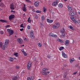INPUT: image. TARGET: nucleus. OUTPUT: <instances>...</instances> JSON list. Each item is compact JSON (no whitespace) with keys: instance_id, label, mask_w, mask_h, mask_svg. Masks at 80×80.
Here are the masks:
<instances>
[{"instance_id":"f257e3e1","label":"nucleus","mask_w":80,"mask_h":80,"mask_svg":"<svg viewBox=\"0 0 80 80\" xmlns=\"http://www.w3.org/2000/svg\"><path fill=\"white\" fill-rule=\"evenodd\" d=\"M65 32L64 28H62V29L60 31V33H61L62 34V35H60V37L61 38H63V37H64L65 36V35H66V33Z\"/></svg>"},{"instance_id":"f03ea898","label":"nucleus","mask_w":80,"mask_h":80,"mask_svg":"<svg viewBox=\"0 0 80 80\" xmlns=\"http://www.w3.org/2000/svg\"><path fill=\"white\" fill-rule=\"evenodd\" d=\"M8 43H9V40L8 39H6L5 41L4 45L3 46L2 50H5V48H7Z\"/></svg>"},{"instance_id":"7ed1b4c3","label":"nucleus","mask_w":80,"mask_h":80,"mask_svg":"<svg viewBox=\"0 0 80 80\" xmlns=\"http://www.w3.org/2000/svg\"><path fill=\"white\" fill-rule=\"evenodd\" d=\"M60 27V24L59 23H55L52 26V28L54 29L58 28Z\"/></svg>"},{"instance_id":"20e7f679","label":"nucleus","mask_w":80,"mask_h":80,"mask_svg":"<svg viewBox=\"0 0 80 80\" xmlns=\"http://www.w3.org/2000/svg\"><path fill=\"white\" fill-rule=\"evenodd\" d=\"M7 31L9 33V36H10V35H12L13 34V33H14L13 31V30L12 29H7Z\"/></svg>"},{"instance_id":"39448f33","label":"nucleus","mask_w":80,"mask_h":80,"mask_svg":"<svg viewBox=\"0 0 80 80\" xmlns=\"http://www.w3.org/2000/svg\"><path fill=\"white\" fill-rule=\"evenodd\" d=\"M32 66V62H28L27 65V68L28 70H30V68Z\"/></svg>"},{"instance_id":"423d86ee","label":"nucleus","mask_w":80,"mask_h":80,"mask_svg":"<svg viewBox=\"0 0 80 80\" xmlns=\"http://www.w3.org/2000/svg\"><path fill=\"white\" fill-rule=\"evenodd\" d=\"M58 2H59V0H56L55 1L52 3V6L56 7V5L58 4Z\"/></svg>"},{"instance_id":"0eeeda50","label":"nucleus","mask_w":80,"mask_h":80,"mask_svg":"<svg viewBox=\"0 0 80 80\" xmlns=\"http://www.w3.org/2000/svg\"><path fill=\"white\" fill-rule=\"evenodd\" d=\"M30 36L31 38H34V35H33V31H31L30 33Z\"/></svg>"},{"instance_id":"6e6552de","label":"nucleus","mask_w":80,"mask_h":80,"mask_svg":"<svg viewBox=\"0 0 80 80\" xmlns=\"http://www.w3.org/2000/svg\"><path fill=\"white\" fill-rule=\"evenodd\" d=\"M17 41L20 44H22V43H23V40L20 38H18L17 39Z\"/></svg>"},{"instance_id":"1a4fd4ad","label":"nucleus","mask_w":80,"mask_h":80,"mask_svg":"<svg viewBox=\"0 0 80 80\" xmlns=\"http://www.w3.org/2000/svg\"><path fill=\"white\" fill-rule=\"evenodd\" d=\"M14 6L15 5H14V4H13V3H12L10 5V8L11 10H14V9H15V8H14Z\"/></svg>"},{"instance_id":"9d476101","label":"nucleus","mask_w":80,"mask_h":80,"mask_svg":"<svg viewBox=\"0 0 80 80\" xmlns=\"http://www.w3.org/2000/svg\"><path fill=\"white\" fill-rule=\"evenodd\" d=\"M14 17L15 15H12L9 17V19L10 20H11L12 19L14 18Z\"/></svg>"},{"instance_id":"9b49d317","label":"nucleus","mask_w":80,"mask_h":80,"mask_svg":"<svg viewBox=\"0 0 80 80\" xmlns=\"http://www.w3.org/2000/svg\"><path fill=\"white\" fill-rule=\"evenodd\" d=\"M69 15H71V16H74L75 15V13L74 12H71L69 13Z\"/></svg>"},{"instance_id":"f8f14e48","label":"nucleus","mask_w":80,"mask_h":80,"mask_svg":"<svg viewBox=\"0 0 80 80\" xmlns=\"http://www.w3.org/2000/svg\"><path fill=\"white\" fill-rule=\"evenodd\" d=\"M65 45H66V46L68 45V44H69V40H66L65 41Z\"/></svg>"},{"instance_id":"ddd939ff","label":"nucleus","mask_w":80,"mask_h":80,"mask_svg":"<svg viewBox=\"0 0 80 80\" xmlns=\"http://www.w3.org/2000/svg\"><path fill=\"white\" fill-rule=\"evenodd\" d=\"M38 3H39V2H38V1L34 3L35 6V7H38Z\"/></svg>"},{"instance_id":"4468645a","label":"nucleus","mask_w":80,"mask_h":80,"mask_svg":"<svg viewBox=\"0 0 80 80\" xmlns=\"http://www.w3.org/2000/svg\"><path fill=\"white\" fill-rule=\"evenodd\" d=\"M47 21L48 23H52V22H53V20H50L49 19H47Z\"/></svg>"},{"instance_id":"2eb2a0df","label":"nucleus","mask_w":80,"mask_h":80,"mask_svg":"<svg viewBox=\"0 0 80 80\" xmlns=\"http://www.w3.org/2000/svg\"><path fill=\"white\" fill-rule=\"evenodd\" d=\"M0 22H2V23H7L8 22L6 20H0Z\"/></svg>"},{"instance_id":"dca6fc26","label":"nucleus","mask_w":80,"mask_h":80,"mask_svg":"<svg viewBox=\"0 0 80 80\" xmlns=\"http://www.w3.org/2000/svg\"><path fill=\"white\" fill-rule=\"evenodd\" d=\"M9 61L10 62H12V61H13V59L12 58L10 57L9 58Z\"/></svg>"},{"instance_id":"f3484780","label":"nucleus","mask_w":80,"mask_h":80,"mask_svg":"<svg viewBox=\"0 0 80 80\" xmlns=\"http://www.w3.org/2000/svg\"><path fill=\"white\" fill-rule=\"evenodd\" d=\"M69 27L70 28V29H71V30H75V28H74L72 26H69Z\"/></svg>"},{"instance_id":"a211bd4d","label":"nucleus","mask_w":80,"mask_h":80,"mask_svg":"<svg viewBox=\"0 0 80 80\" xmlns=\"http://www.w3.org/2000/svg\"><path fill=\"white\" fill-rule=\"evenodd\" d=\"M42 75H47V73L45 72H42Z\"/></svg>"},{"instance_id":"6ab92c4d","label":"nucleus","mask_w":80,"mask_h":80,"mask_svg":"<svg viewBox=\"0 0 80 80\" xmlns=\"http://www.w3.org/2000/svg\"><path fill=\"white\" fill-rule=\"evenodd\" d=\"M17 76H15L12 78V80H17Z\"/></svg>"},{"instance_id":"aec40b11","label":"nucleus","mask_w":80,"mask_h":80,"mask_svg":"<svg viewBox=\"0 0 80 80\" xmlns=\"http://www.w3.org/2000/svg\"><path fill=\"white\" fill-rule=\"evenodd\" d=\"M57 40L58 42H60V43H62V42H63L62 40L60 39L59 38Z\"/></svg>"},{"instance_id":"412c9836","label":"nucleus","mask_w":80,"mask_h":80,"mask_svg":"<svg viewBox=\"0 0 80 80\" xmlns=\"http://www.w3.org/2000/svg\"><path fill=\"white\" fill-rule=\"evenodd\" d=\"M58 6L60 7V8H62V7H63V5L61 4H59Z\"/></svg>"},{"instance_id":"4be33fe9","label":"nucleus","mask_w":80,"mask_h":80,"mask_svg":"<svg viewBox=\"0 0 80 80\" xmlns=\"http://www.w3.org/2000/svg\"><path fill=\"white\" fill-rule=\"evenodd\" d=\"M38 47H42V44H41V43L39 42L38 44Z\"/></svg>"},{"instance_id":"5701e85b","label":"nucleus","mask_w":80,"mask_h":80,"mask_svg":"<svg viewBox=\"0 0 80 80\" xmlns=\"http://www.w3.org/2000/svg\"><path fill=\"white\" fill-rule=\"evenodd\" d=\"M54 34H53L52 33H49V35L50 37H52Z\"/></svg>"},{"instance_id":"b1692460","label":"nucleus","mask_w":80,"mask_h":80,"mask_svg":"<svg viewBox=\"0 0 80 80\" xmlns=\"http://www.w3.org/2000/svg\"><path fill=\"white\" fill-rule=\"evenodd\" d=\"M26 8L25 7H23L22 8V10L23 12H26Z\"/></svg>"},{"instance_id":"393cba45","label":"nucleus","mask_w":80,"mask_h":80,"mask_svg":"<svg viewBox=\"0 0 80 80\" xmlns=\"http://www.w3.org/2000/svg\"><path fill=\"white\" fill-rule=\"evenodd\" d=\"M14 55L16 56V57H18V53L16 52L14 53Z\"/></svg>"},{"instance_id":"a878e982","label":"nucleus","mask_w":80,"mask_h":80,"mask_svg":"<svg viewBox=\"0 0 80 80\" xmlns=\"http://www.w3.org/2000/svg\"><path fill=\"white\" fill-rule=\"evenodd\" d=\"M47 70H48V69L47 68H44L43 69V72H47Z\"/></svg>"},{"instance_id":"bb28decb","label":"nucleus","mask_w":80,"mask_h":80,"mask_svg":"<svg viewBox=\"0 0 80 80\" xmlns=\"http://www.w3.org/2000/svg\"><path fill=\"white\" fill-rule=\"evenodd\" d=\"M68 8L69 11V12H70L71 10H72V8H71V7H68Z\"/></svg>"},{"instance_id":"cd10ccee","label":"nucleus","mask_w":80,"mask_h":80,"mask_svg":"<svg viewBox=\"0 0 80 80\" xmlns=\"http://www.w3.org/2000/svg\"><path fill=\"white\" fill-rule=\"evenodd\" d=\"M41 19L42 20H45V16H42L41 17Z\"/></svg>"},{"instance_id":"c85d7f7f","label":"nucleus","mask_w":80,"mask_h":80,"mask_svg":"<svg viewBox=\"0 0 80 80\" xmlns=\"http://www.w3.org/2000/svg\"><path fill=\"white\" fill-rule=\"evenodd\" d=\"M46 8H45V7H44L43 8V12H44V13L45 12H46Z\"/></svg>"},{"instance_id":"c756f323","label":"nucleus","mask_w":80,"mask_h":80,"mask_svg":"<svg viewBox=\"0 0 80 80\" xmlns=\"http://www.w3.org/2000/svg\"><path fill=\"white\" fill-rule=\"evenodd\" d=\"M52 37H54V38H57V36L56 35V34H53V36H52Z\"/></svg>"},{"instance_id":"7c9ffc66","label":"nucleus","mask_w":80,"mask_h":80,"mask_svg":"<svg viewBox=\"0 0 80 80\" xmlns=\"http://www.w3.org/2000/svg\"><path fill=\"white\" fill-rule=\"evenodd\" d=\"M15 67L16 69H19V68H20V67H19L18 66H15Z\"/></svg>"},{"instance_id":"2f4dec72","label":"nucleus","mask_w":80,"mask_h":80,"mask_svg":"<svg viewBox=\"0 0 80 80\" xmlns=\"http://www.w3.org/2000/svg\"><path fill=\"white\" fill-rule=\"evenodd\" d=\"M63 49H64V47H61L59 48V50H62Z\"/></svg>"},{"instance_id":"473e14b6","label":"nucleus","mask_w":80,"mask_h":80,"mask_svg":"<svg viewBox=\"0 0 80 80\" xmlns=\"http://www.w3.org/2000/svg\"><path fill=\"white\" fill-rule=\"evenodd\" d=\"M36 12L38 13H41V11L39 10H37L36 11Z\"/></svg>"},{"instance_id":"72a5a7b5","label":"nucleus","mask_w":80,"mask_h":80,"mask_svg":"<svg viewBox=\"0 0 80 80\" xmlns=\"http://www.w3.org/2000/svg\"><path fill=\"white\" fill-rule=\"evenodd\" d=\"M0 47L1 48L3 49V47H2V42H0Z\"/></svg>"},{"instance_id":"f704fd0d","label":"nucleus","mask_w":80,"mask_h":80,"mask_svg":"<svg viewBox=\"0 0 80 80\" xmlns=\"http://www.w3.org/2000/svg\"><path fill=\"white\" fill-rule=\"evenodd\" d=\"M74 60H75V59H72L71 60H70V63H72V62H73V61H74Z\"/></svg>"},{"instance_id":"c9c22d12","label":"nucleus","mask_w":80,"mask_h":80,"mask_svg":"<svg viewBox=\"0 0 80 80\" xmlns=\"http://www.w3.org/2000/svg\"><path fill=\"white\" fill-rule=\"evenodd\" d=\"M31 80H33V79H34V77L33 76H31Z\"/></svg>"},{"instance_id":"e433bc0d","label":"nucleus","mask_w":80,"mask_h":80,"mask_svg":"<svg viewBox=\"0 0 80 80\" xmlns=\"http://www.w3.org/2000/svg\"><path fill=\"white\" fill-rule=\"evenodd\" d=\"M63 56L64 58H67V55L66 54H64V55Z\"/></svg>"},{"instance_id":"4c0bfd02","label":"nucleus","mask_w":80,"mask_h":80,"mask_svg":"<svg viewBox=\"0 0 80 80\" xmlns=\"http://www.w3.org/2000/svg\"><path fill=\"white\" fill-rule=\"evenodd\" d=\"M26 2H28V3H31L32 2L30 1L29 0H26Z\"/></svg>"},{"instance_id":"58836bf2","label":"nucleus","mask_w":80,"mask_h":80,"mask_svg":"<svg viewBox=\"0 0 80 80\" xmlns=\"http://www.w3.org/2000/svg\"><path fill=\"white\" fill-rule=\"evenodd\" d=\"M23 53L24 55H25V56H27V53H26V52H24Z\"/></svg>"},{"instance_id":"ea45409f","label":"nucleus","mask_w":80,"mask_h":80,"mask_svg":"<svg viewBox=\"0 0 80 80\" xmlns=\"http://www.w3.org/2000/svg\"><path fill=\"white\" fill-rule=\"evenodd\" d=\"M66 54L65 53V52H62V56H63L64 55H65Z\"/></svg>"},{"instance_id":"a19ab883","label":"nucleus","mask_w":80,"mask_h":80,"mask_svg":"<svg viewBox=\"0 0 80 80\" xmlns=\"http://www.w3.org/2000/svg\"><path fill=\"white\" fill-rule=\"evenodd\" d=\"M73 22L75 23H77V21L75 19Z\"/></svg>"},{"instance_id":"79ce46f5","label":"nucleus","mask_w":80,"mask_h":80,"mask_svg":"<svg viewBox=\"0 0 80 80\" xmlns=\"http://www.w3.org/2000/svg\"><path fill=\"white\" fill-rule=\"evenodd\" d=\"M28 22H32V20H31L30 19H28Z\"/></svg>"},{"instance_id":"37998d69","label":"nucleus","mask_w":80,"mask_h":80,"mask_svg":"<svg viewBox=\"0 0 80 80\" xmlns=\"http://www.w3.org/2000/svg\"><path fill=\"white\" fill-rule=\"evenodd\" d=\"M43 46L44 47H47V44H46L45 43H44V44H43Z\"/></svg>"},{"instance_id":"c03bdc74","label":"nucleus","mask_w":80,"mask_h":80,"mask_svg":"<svg viewBox=\"0 0 80 80\" xmlns=\"http://www.w3.org/2000/svg\"><path fill=\"white\" fill-rule=\"evenodd\" d=\"M77 23H78V24H80V21L78 20L77 21Z\"/></svg>"},{"instance_id":"a18cd8bd","label":"nucleus","mask_w":80,"mask_h":80,"mask_svg":"<svg viewBox=\"0 0 80 80\" xmlns=\"http://www.w3.org/2000/svg\"><path fill=\"white\" fill-rule=\"evenodd\" d=\"M0 33L2 35V34H3V31H2L0 32Z\"/></svg>"},{"instance_id":"49530a36","label":"nucleus","mask_w":80,"mask_h":80,"mask_svg":"<svg viewBox=\"0 0 80 80\" xmlns=\"http://www.w3.org/2000/svg\"><path fill=\"white\" fill-rule=\"evenodd\" d=\"M20 27L21 28H24V27L23 26V24H22L21 25Z\"/></svg>"},{"instance_id":"de8ad7c7","label":"nucleus","mask_w":80,"mask_h":80,"mask_svg":"<svg viewBox=\"0 0 80 80\" xmlns=\"http://www.w3.org/2000/svg\"><path fill=\"white\" fill-rule=\"evenodd\" d=\"M28 28L29 29H30V26H28Z\"/></svg>"},{"instance_id":"09e8293b","label":"nucleus","mask_w":80,"mask_h":80,"mask_svg":"<svg viewBox=\"0 0 80 80\" xmlns=\"http://www.w3.org/2000/svg\"><path fill=\"white\" fill-rule=\"evenodd\" d=\"M38 16H36L35 17V18L36 19H38Z\"/></svg>"},{"instance_id":"8fccbe9b","label":"nucleus","mask_w":80,"mask_h":80,"mask_svg":"<svg viewBox=\"0 0 80 80\" xmlns=\"http://www.w3.org/2000/svg\"><path fill=\"white\" fill-rule=\"evenodd\" d=\"M71 19L73 21L75 20L73 18H72Z\"/></svg>"},{"instance_id":"3c124183","label":"nucleus","mask_w":80,"mask_h":80,"mask_svg":"<svg viewBox=\"0 0 80 80\" xmlns=\"http://www.w3.org/2000/svg\"><path fill=\"white\" fill-rule=\"evenodd\" d=\"M22 52L23 53H24L25 52V51H24V50L23 49H22V50H21Z\"/></svg>"},{"instance_id":"603ef678","label":"nucleus","mask_w":80,"mask_h":80,"mask_svg":"<svg viewBox=\"0 0 80 80\" xmlns=\"http://www.w3.org/2000/svg\"><path fill=\"white\" fill-rule=\"evenodd\" d=\"M28 80H32V79L29 77H28Z\"/></svg>"},{"instance_id":"864d4df0","label":"nucleus","mask_w":80,"mask_h":80,"mask_svg":"<svg viewBox=\"0 0 80 80\" xmlns=\"http://www.w3.org/2000/svg\"><path fill=\"white\" fill-rule=\"evenodd\" d=\"M10 27V25H8L6 26V28H8V27Z\"/></svg>"},{"instance_id":"5fc2aeb1","label":"nucleus","mask_w":80,"mask_h":80,"mask_svg":"<svg viewBox=\"0 0 80 80\" xmlns=\"http://www.w3.org/2000/svg\"><path fill=\"white\" fill-rule=\"evenodd\" d=\"M77 72H74L73 73V75H75L76 74H77Z\"/></svg>"},{"instance_id":"6e6d98bb","label":"nucleus","mask_w":80,"mask_h":80,"mask_svg":"<svg viewBox=\"0 0 80 80\" xmlns=\"http://www.w3.org/2000/svg\"><path fill=\"white\" fill-rule=\"evenodd\" d=\"M23 28H21L20 29V31L21 32L23 31Z\"/></svg>"},{"instance_id":"4d7b16f0","label":"nucleus","mask_w":80,"mask_h":80,"mask_svg":"<svg viewBox=\"0 0 80 80\" xmlns=\"http://www.w3.org/2000/svg\"><path fill=\"white\" fill-rule=\"evenodd\" d=\"M11 12H13L14 13H15V11H14L13 10H11Z\"/></svg>"},{"instance_id":"13d9d810","label":"nucleus","mask_w":80,"mask_h":80,"mask_svg":"<svg viewBox=\"0 0 80 80\" xmlns=\"http://www.w3.org/2000/svg\"><path fill=\"white\" fill-rule=\"evenodd\" d=\"M48 58H50V57H50V55H48V56L47 57Z\"/></svg>"},{"instance_id":"bf43d9fd","label":"nucleus","mask_w":80,"mask_h":80,"mask_svg":"<svg viewBox=\"0 0 80 80\" xmlns=\"http://www.w3.org/2000/svg\"><path fill=\"white\" fill-rule=\"evenodd\" d=\"M63 66L64 67H67V64H65L63 65Z\"/></svg>"},{"instance_id":"052dcab7","label":"nucleus","mask_w":80,"mask_h":80,"mask_svg":"<svg viewBox=\"0 0 80 80\" xmlns=\"http://www.w3.org/2000/svg\"><path fill=\"white\" fill-rule=\"evenodd\" d=\"M5 5H4V4H1V6H3V7H4V6Z\"/></svg>"},{"instance_id":"680f3d73","label":"nucleus","mask_w":80,"mask_h":80,"mask_svg":"<svg viewBox=\"0 0 80 80\" xmlns=\"http://www.w3.org/2000/svg\"><path fill=\"white\" fill-rule=\"evenodd\" d=\"M78 14L80 15V12H78Z\"/></svg>"},{"instance_id":"e2e57ef3","label":"nucleus","mask_w":80,"mask_h":80,"mask_svg":"<svg viewBox=\"0 0 80 80\" xmlns=\"http://www.w3.org/2000/svg\"><path fill=\"white\" fill-rule=\"evenodd\" d=\"M24 7H25V6H26V5L25 4H24Z\"/></svg>"},{"instance_id":"0e129e2a","label":"nucleus","mask_w":80,"mask_h":80,"mask_svg":"<svg viewBox=\"0 0 80 80\" xmlns=\"http://www.w3.org/2000/svg\"><path fill=\"white\" fill-rule=\"evenodd\" d=\"M32 6H30V7H29V8H32Z\"/></svg>"},{"instance_id":"69168bd1","label":"nucleus","mask_w":80,"mask_h":80,"mask_svg":"<svg viewBox=\"0 0 80 80\" xmlns=\"http://www.w3.org/2000/svg\"><path fill=\"white\" fill-rule=\"evenodd\" d=\"M30 17H29V18L28 19H29V20H30Z\"/></svg>"},{"instance_id":"338daca9","label":"nucleus","mask_w":80,"mask_h":80,"mask_svg":"<svg viewBox=\"0 0 80 80\" xmlns=\"http://www.w3.org/2000/svg\"><path fill=\"white\" fill-rule=\"evenodd\" d=\"M47 73H50V72H48Z\"/></svg>"},{"instance_id":"774afa93","label":"nucleus","mask_w":80,"mask_h":80,"mask_svg":"<svg viewBox=\"0 0 80 80\" xmlns=\"http://www.w3.org/2000/svg\"><path fill=\"white\" fill-rule=\"evenodd\" d=\"M21 47H24V45H22V46H21Z\"/></svg>"}]
</instances>
